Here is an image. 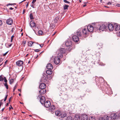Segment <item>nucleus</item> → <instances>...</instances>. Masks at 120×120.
<instances>
[{"mask_svg": "<svg viewBox=\"0 0 120 120\" xmlns=\"http://www.w3.org/2000/svg\"><path fill=\"white\" fill-rule=\"evenodd\" d=\"M107 25H105L104 24H103L101 25L98 26V27H96V29L95 30V31H97L98 32H99L101 31H104L105 29V30H106L107 29Z\"/></svg>", "mask_w": 120, "mask_h": 120, "instance_id": "f257e3e1", "label": "nucleus"}, {"mask_svg": "<svg viewBox=\"0 0 120 120\" xmlns=\"http://www.w3.org/2000/svg\"><path fill=\"white\" fill-rule=\"evenodd\" d=\"M110 116L112 120H115L118 118H120V111L116 113H112Z\"/></svg>", "mask_w": 120, "mask_h": 120, "instance_id": "f03ea898", "label": "nucleus"}, {"mask_svg": "<svg viewBox=\"0 0 120 120\" xmlns=\"http://www.w3.org/2000/svg\"><path fill=\"white\" fill-rule=\"evenodd\" d=\"M65 45L67 47V49L68 50V51H70L72 49L73 45L72 44V42L71 41L68 40L65 42Z\"/></svg>", "mask_w": 120, "mask_h": 120, "instance_id": "7ed1b4c3", "label": "nucleus"}, {"mask_svg": "<svg viewBox=\"0 0 120 120\" xmlns=\"http://www.w3.org/2000/svg\"><path fill=\"white\" fill-rule=\"evenodd\" d=\"M86 26L84 27L82 30V35L84 37H86L88 35V31L86 27Z\"/></svg>", "mask_w": 120, "mask_h": 120, "instance_id": "20e7f679", "label": "nucleus"}, {"mask_svg": "<svg viewBox=\"0 0 120 120\" xmlns=\"http://www.w3.org/2000/svg\"><path fill=\"white\" fill-rule=\"evenodd\" d=\"M86 27L88 31L89 32H91L93 31V30H95V29H96V27L94 28L91 25H89L87 26H86Z\"/></svg>", "mask_w": 120, "mask_h": 120, "instance_id": "39448f33", "label": "nucleus"}, {"mask_svg": "<svg viewBox=\"0 0 120 120\" xmlns=\"http://www.w3.org/2000/svg\"><path fill=\"white\" fill-rule=\"evenodd\" d=\"M48 75L45 74H43V76L42 77L41 79V82H45L48 80Z\"/></svg>", "mask_w": 120, "mask_h": 120, "instance_id": "423d86ee", "label": "nucleus"}, {"mask_svg": "<svg viewBox=\"0 0 120 120\" xmlns=\"http://www.w3.org/2000/svg\"><path fill=\"white\" fill-rule=\"evenodd\" d=\"M38 97L40 98V101L41 103L42 104H44L45 102V97L44 96H41V95L40 96L39 95Z\"/></svg>", "mask_w": 120, "mask_h": 120, "instance_id": "0eeeda50", "label": "nucleus"}, {"mask_svg": "<svg viewBox=\"0 0 120 120\" xmlns=\"http://www.w3.org/2000/svg\"><path fill=\"white\" fill-rule=\"evenodd\" d=\"M59 51V52L62 54H66L67 53L66 49L64 48H61L58 50V51Z\"/></svg>", "mask_w": 120, "mask_h": 120, "instance_id": "6e6552de", "label": "nucleus"}, {"mask_svg": "<svg viewBox=\"0 0 120 120\" xmlns=\"http://www.w3.org/2000/svg\"><path fill=\"white\" fill-rule=\"evenodd\" d=\"M107 25V28H108L109 31H112L114 29V26L111 24H108Z\"/></svg>", "mask_w": 120, "mask_h": 120, "instance_id": "1a4fd4ad", "label": "nucleus"}, {"mask_svg": "<svg viewBox=\"0 0 120 120\" xmlns=\"http://www.w3.org/2000/svg\"><path fill=\"white\" fill-rule=\"evenodd\" d=\"M44 106L46 108H49L51 105L50 101H46L44 103Z\"/></svg>", "mask_w": 120, "mask_h": 120, "instance_id": "9d476101", "label": "nucleus"}, {"mask_svg": "<svg viewBox=\"0 0 120 120\" xmlns=\"http://www.w3.org/2000/svg\"><path fill=\"white\" fill-rule=\"evenodd\" d=\"M88 116L86 114H83L81 116V120H87L88 119Z\"/></svg>", "mask_w": 120, "mask_h": 120, "instance_id": "9b49d317", "label": "nucleus"}, {"mask_svg": "<svg viewBox=\"0 0 120 120\" xmlns=\"http://www.w3.org/2000/svg\"><path fill=\"white\" fill-rule=\"evenodd\" d=\"M60 59L58 57H56L54 59V62L57 65L59 64L60 62Z\"/></svg>", "mask_w": 120, "mask_h": 120, "instance_id": "f8f14e48", "label": "nucleus"}, {"mask_svg": "<svg viewBox=\"0 0 120 120\" xmlns=\"http://www.w3.org/2000/svg\"><path fill=\"white\" fill-rule=\"evenodd\" d=\"M73 40L75 42H77L79 40L78 37L77 36L74 35L72 37Z\"/></svg>", "mask_w": 120, "mask_h": 120, "instance_id": "ddd939ff", "label": "nucleus"}, {"mask_svg": "<svg viewBox=\"0 0 120 120\" xmlns=\"http://www.w3.org/2000/svg\"><path fill=\"white\" fill-rule=\"evenodd\" d=\"M23 63V61L21 60H18L16 63V65L19 67L22 66Z\"/></svg>", "mask_w": 120, "mask_h": 120, "instance_id": "4468645a", "label": "nucleus"}, {"mask_svg": "<svg viewBox=\"0 0 120 120\" xmlns=\"http://www.w3.org/2000/svg\"><path fill=\"white\" fill-rule=\"evenodd\" d=\"M55 107L54 105H52L49 107L48 109V110L50 112H52L53 111L55 110Z\"/></svg>", "mask_w": 120, "mask_h": 120, "instance_id": "2eb2a0df", "label": "nucleus"}, {"mask_svg": "<svg viewBox=\"0 0 120 120\" xmlns=\"http://www.w3.org/2000/svg\"><path fill=\"white\" fill-rule=\"evenodd\" d=\"M13 20L11 18H9L6 21V23L9 25H11L13 23Z\"/></svg>", "mask_w": 120, "mask_h": 120, "instance_id": "dca6fc26", "label": "nucleus"}, {"mask_svg": "<svg viewBox=\"0 0 120 120\" xmlns=\"http://www.w3.org/2000/svg\"><path fill=\"white\" fill-rule=\"evenodd\" d=\"M46 87V85L44 83H41L40 86L39 88L40 89H44Z\"/></svg>", "mask_w": 120, "mask_h": 120, "instance_id": "f3484780", "label": "nucleus"}, {"mask_svg": "<svg viewBox=\"0 0 120 120\" xmlns=\"http://www.w3.org/2000/svg\"><path fill=\"white\" fill-rule=\"evenodd\" d=\"M46 68L50 70L52 69L53 68V66L50 63H49L47 64L46 66Z\"/></svg>", "mask_w": 120, "mask_h": 120, "instance_id": "a211bd4d", "label": "nucleus"}, {"mask_svg": "<svg viewBox=\"0 0 120 120\" xmlns=\"http://www.w3.org/2000/svg\"><path fill=\"white\" fill-rule=\"evenodd\" d=\"M40 89L41 90L39 91L40 94H44L46 92V90L45 89Z\"/></svg>", "mask_w": 120, "mask_h": 120, "instance_id": "6ab92c4d", "label": "nucleus"}, {"mask_svg": "<svg viewBox=\"0 0 120 120\" xmlns=\"http://www.w3.org/2000/svg\"><path fill=\"white\" fill-rule=\"evenodd\" d=\"M55 114L57 116H60L61 114V112L60 111L57 110L55 112Z\"/></svg>", "mask_w": 120, "mask_h": 120, "instance_id": "aec40b11", "label": "nucleus"}, {"mask_svg": "<svg viewBox=\"0 0 120 120\" xmlns=\"http://www.w3.org/2000/svg\"><path fill=\"white\" fill-rule=\"evenodd\" d=\"M115 30L116 31H118L120 30V26L117 25V24H115L114 25Z\"/></svg>", "mask_w": 120, "mask_h": 120, "instance_id": "412c9836", "label": "nucleus"}, {"mask_svg": "<svg viewBox=\"0 0 120 120\" xmlns=\"http://www.w3.org/2000/svg\"><path fill=\"white\" fill-rule=\"evenodd\" d=\"M105 120H112L111 116L105 115Z\"/></svg>", "mask_w": 120, "mask_h": 120, "instance_id": "4be33fe9", "label": "nucleus"}, {"mask_svg": "<svg viewBox=\"0 0 120 120\" xmlns=\"http://www.w3.org/2000/svg\"><path fill=\"white\" fill-rule=\"evenodd\" d=\"M80 116L78 115H76L74 117L73 120H80Z\"/></svg>", "mask_w": 120, "mask_h": 120, "instance_id": "5701e85b", "label": "nucleus"}, {"mask_svg": "<svg viewBox=\"0 0 120 120\" xmlns=\"http://www.w3.org/2000/svg\"><path fill=\"white\" fill-rule=\"evenodd\" d=\"M30 25L31 27H34L35 26V23L33 21H31L30 22Z\"/></svg>", "mask_w": 120, "mask_h": 120, "instance_id": "b1692460", "label": "nucleus"}, {"mask_svg": "<svg viewBox=\"0 0 120 120\" xmlns=\"http://www.w3.org/2000/svg\"><path fill=\"white\" fill-rule=\"evenodd\" d=\"M60 19V18L58 17H57L55 18L54 19V23L55 24L57 23L59 21Z\"/></svg>", "mask_w": 120, "mask_h": 120, "instance_id": "393cba45", "label": "nucleus"}, {"mask_svg": "<svg viewBox=\"0 0 120 120\" xmlns=\"http://www.w3.org/2000/svg\"><path fill=\"white\" fill-rule=\"evenodd\" d=\"M46 73L48 75H51L52 74V71L51 70H48L46 71Z\"/></svg>", "mask_w": 120, "mask_h": 120, "instance_id": "a878e982", "label": "nucleus"}, {"mask_svg": "<svg viewBox=\"0 0 120 120\" xmlns=\"http://www.w3.org/2000/svg\"><path fill=\"white\" fill-rule=\"evenodd\" d=\"M63 56V55L62 54L59 52L58 54V56L56 57H58V58H59V59H60V58H62V57Z\"/></svg>", "mask_w": 120, "mask_h": 120, "instance_id": "bb28decb", "label": "nucleus"}, {"mask_svg": "<svg viewBox=\"0 0 120 120\" xmlns=\"http://www.w3.org/2000/svg\"><path fill=\"white\" fill-rule=\"evenodd\" d=\"M38 34L39 35H42L44 34L43 32L41 30H39L38 31Z\"/></svg>", "mask_w": 120, "mask_h": 120, "instance_id": "cd10ccee", "label": "nucleus"}, {"mask_svg": "<svg viewBox=\"0 0 120 120\" xmlns=\"http://www.w3.org/2000/svg\"><path fill=\"white\" fill-rule=\"evenodd\" d=\"M4 77L3 75H2L0 76V81H3L4 80Z\"/></svg>", "mask_w": 120, "mask_h": 120, "instance_id": "c85d7f7f", "label": "nucleus"}, {"mask_svg": "<svg viewBox=\"0 0 120 120\" xmlns=\"http://www.w3.org/2000/svg\"><path fill=\"white\" fill-rule=\"evenodd\" d=\"M66 116V114L65 113L63 114H62L61 113V114L60 115L61 116V117L62 118H64Z\"/></svg>", "mask_w": 120, "mask_h": 120, "instance_id": "c756f323", "label": "nucleus"}, {"mask_svg": "<svg viewBox=\"0 0 120 120\" xmlns=\"http://www.w3.org/2000/svg\"><path fill=\"white\" fill-rule=\"evenodd\" d=\"M34 42L32 41H30L28 42V45L29 46H31L33 45Z\"/></svg>", "mask_w": 120, "mask_h": 120, "instance_id": "7c9ffc66", "label": "nucleus"}, {"mask_svg": "<svg viewBox=\"0 0 120 120\" xmlns=\"http://www.w3.org/2000/svg\"><path fill=\"white\" fill-rule=\"evenodd\" d=\"M69 7V6L68 5L65 4L64 6V10L67 9Z\"/></svg>", "mask_w": 120, "mask_h": 120, "instance_id": "2f4dec72", "label": "nucleus"}, {"mask_svg": "<svg viewBox=\"0 0 120 120\" xmlns=\"http://www.w3.org/2000/svg\"><path fill=\"white\" fill-rule=\"evenodd\" d=\"M77 34L79 37H81L82 36V34L81 32L79 31H77Z\"/></svg>", "mask_w": 120, "mask_h": 120, "instance_id": "473e14b6", "label": "nucleus"}, {"mask_svg": "<svg viewBox=\"0 0 120 120\" xmlns=\"http://www.w3.org/2000/svg\"><path fill=\"white\" fill-rule=\"evenodd\" d=\"M72 117L71 116H68L66 119V120H73Z\"/></svg>", "mask_w": 120, "mask_h": 120, "instance_id": "72a5a7b5", "label": "nucleus"}, {"mask_svg": "<svg viewBox=\"0 0 120 120\" xmlns=\"http://www.w3.org/2000/svg\"><path fill=\"white\" fill-rule=\"evenodd\" d=\"M30 17L31 20L33 19L34 18L33 17V15L32 14H30Z\"/></svg>", "mask_w": 120, "mask_h": 120, "instance_id": "f704fd0d", "label": "nucleus"}, {"mask_svg": "<svg viewBox=\"0 0 120 120\" xmlns=\"http://www.w3.org/2000/svg\"><path fill=\"white\" fill-rule=\"evenodd\" d=\"M14 79H11L9 80V83L10 84H12L13 82Z\"/></svg>", "mask_w": 120, "mask_h": 120, "instance_id": "c9c22d12", "label": "nucleus"}, {"mask_svg": "<svg viewBox=\"0 0 120 120\" xmlns=\"http://www.w3.org/2000/svg\"><path fill=\"white\" fill-rule=\"evenodd\" d=\"M4 86L6 87V89H8V86L7 83H5L4 84Z\"/></svg>", "mask_w": 120, "mask_h": 120, "instance_id": "e433bc0d", "label": "nucleus"}, {"mask_svg": "<svg viewBox=\"0 0 120 120\" xmlns=\"http://www.w3.org/2000/svg\"><path fill=\"white\" fill-rule=\"evenodd\" d=\"M105 116L102 117L100 118L99 119V120H105Z\"/></svg>", "mask_w": 120, "mask_h": 120, "instance_id": "4c0bfd02", "label": "nucleus"}, {"mask_svg": "<svg viewBox=\"0 0 120 120\" xmlns=\"http://www.w3.org/2000/svg\"><path fill=\"white\" fill-rule=\"evenodd\" d=\"M16 4H15L14 3V4H10V3H9L8 4H7L6 5V6H8L9 5H15Z\"/></svg>", "mask_w": 120, "mask_h": 120, "instance_id": "58836bf2", "label": "nucleus"}, {"mask_svg": "<svg viewBox=\"0 0 120 120\" xmlns=\"http://www.w3.org/2000/svg\"><path fill=\"white\" fill-rule=\"evenodd\" d=\"M63 1L64 3H66L69 4L70 3L69 2L67 1V0H64Z\"/></svg>", "mask_w": 120, "mask_h": 120, "instance_id": "ea45409f", "label": "nucleus"}, {"mask_svg": "<svg viewBox=\"0 0 120 120\" xmlns=\"http://www.w3.org/2000/svg\"><path fill=\"white\" fill-rule=\"evenodd\" d=\"M17 87V86L16 85H15V86L14 87L13 89V92H14L15 89Z\"/></svg>", "mask_w": 120, "mask_h": 120, "instance_id": "a19ab883", "label": "nucleus"}, {"mask_svg": "<svg viewBox=\"0 0 120 120\" xmlns=\"http://www.w3.org/2000/svg\"><path fill=\"white\" fill-rule=\"evenodd\" d=\"M8 96V94H7L6 95V96L5 97V98L4 99V101H5L6 100H7V98Z\"/></svg>", "mask_w": 120, "mask_h": 120, "instance_id": "79ce46f5", "label": "nucleus"}, {"mask_svg": "<svg viewBox=\"0 0 120 120\" xmlns=\"http://www.w3.org/2000/svg\"><path fill=\"white\" fill-rule=\"evenodd\" d=\"M4 81L5 83H7V80L6 79L5 77H4Z\"/></svg>", "mask_w": 120, "mask_h": 120, "instance_id": "37998d69", "label": "nucleus"}, {"mask_svg": "<svg viewBox=\"0 0 120 120\" xmlns=\"http://www.w3.org/2000/svg\"><path fill=\"white\" fill-rule=\"evenodd\" d=\"M35 52H38L40 50H39V49H36L34 50Z\"/></svg>", "mask_w": 120, "mask_h": 120, "instance_id": "c03bdc74", "label": "nucleus"}, {"mask_svg": "<svg viewBox=\"0 0 120 120\" xmlns=\"http://www.w3.org/2000/svg\"><path fill=\"white\" fill-rule=\"evenodd\" d=\"M3 23L2 21L0 20V26H1L2 24Z\"/></svg>", "mask_w": 120, "mask_h": 120, "instance_id": "a18cd8bd", "label": "nucleus"}, {"mask_svg": "<svg viewBox=\"0 0 120 120\" xmlns=\"http://www.w3.org/2000/svg\"><path fill=\"white\" fill-rule=\"evenodd\" d=\"M8 51H7V52H6L3 55V56H6V54H7V53H8Z\"/></svg>", "mask_w": 120, "mask_h": 120, "instance_id": "49530a36", "label": "nucleus"}, {"mask_svg": "<svg viewBox=\"0 0 120 120\" xmlns=\"http://www.w3.org/2000/svg\"><path fill=\"white\" fill-rule=\"evenodd\" d=\"M14 36L13 35L11 37V39H13V38L14 37Z\"/></svg>", "mask_w": 120, "mask_h": 120, "instance_id": "de8ad7c7", "label": "nucleus"}, {"mask_svg": "<svg viewBox=\"0 0 120 120\" xmlns=\"http://www.w3.org/2000/svg\"><path fill=\"white\" fill-rule=\"evenodd\" d=\"M8 117H4V119L7 120L8 119Z\"/></svg>", "mask_w": 120, "mask_h": 120, "instance_id": "09e8293b", "label": "nucleus"}, {"mask_svg": "<svg viewBox=\"0 0 120 120\" xmlns=\"http://www.w3.org/2000/svg\"><path fill=\"white\" fill-rule=\"evenodd\" d=\"M36 0H33L32 2V3H34L36 1Z\"/></svg>", "mask_w": 120, "mask_h": 120, "instance_id": "8fccbe9b", "label": "nucleus"}, {"mask_svg": "<svg viewBox=\"0 0 120 120\" xmlns=\"http://www.w3.org/2000/svg\"><path fill=\"white\" fill-rule=\"evenodd\" d=\"M39 45L41 47H42L43 45V44H40Z\"/></svg>", "mask_w": 120, "mask_h": 120, "instance_id": "3c124183", "label": "nucleus"}, {"mask_svg": "<svg viewBox=\"0 0 120 120\" xmlns=\"http://www.w3.org/2000/svg\"><path fill=\"white\" fill-rule=\"evenodd\" d=\"M111 4V3L110 2H108L107 4L108 5Z\"/></svg>", "mask_w": 120, "mask_h": 120, "instance_id": "603ef678", "label": "nucleus"}, {"mask_svg": "<svg viewBox=\"0 0 120 120\" xmlns=\"http://www.w3.org/2000/svg\"><path fill=\"white\" fill-rule=\"evenodd\" d=\"M11 97L9 99V102L10 103V101H11Z\"/></svg>", "mask_w": 120, "mask_h": 120, "instance_id": "864d4df0", "label": "nucleus"}, {"mask_svg": "<svg viewBox=\"0 0 120 120\" xmlns=\"http://www.w3.org/2000/svg\"><path fill=\"white\" fill-rule=\"evenodd\" d=\"M26 10L25 9H24L23 10V14H24L25 11Z\"/></svg>", "mask_w": 120, "mask_h": 120, "instance_id": "5fc2aeb1", "label": "nucleus"}, {"mask_svg": "<svg viewBox=\"0 0 120 120\" xmlns=\"http://www.w3.org/2000/svg\"><path fill=\"white\" fill-rule=\"evenodd\" d=\"M23 43L24 45L26 43V41H23V42H22Z\"/></svg>", "mask_w": 120, "mask_h": 120, "instance_id": "6e6d98bb", "label": "nucleus"}, {"mask_svg": "<svg viewBox=\"0 0 120 120\" xmlns=\"http://www.w3.org/2000/svg\"><path fill=\"white\" fill-rule=\"evenodd\" d=\"M12 45V44H10V45H9V46H8V47H11V46Z\"/></svg>", "mask_w": 120, "mask_h": 120, "instance_id": "4d7b16f0", "label": "nucleus"}, {"mask_svg": "<svg viewBox=\"0 0 120 120\" xmlns=\"http://www.w3.org/2000/svg\"><path fill=\"white\" fill-rule=\"evenodd\" d=\"M3 60V59L2 58L0 59V62H2Z\"/></svg>", "mask_w": 120, "mask_h": 120, "instance_id": "13d9d810", "label": "nucleus"}, {"mask_svg": "<svg viewBox=\"0 0 120 120\" xmlns=\"http://www.w3.org/2000/svg\"><path fill=\"white\" fill-rule=\"evenodd\" d=\"M14 8H12L11 7L9 8V9L11 10H12Z\"/></svg>", "mask_w": 120, "mask_h": 120, "instance_id": "bf43d9fd", "label": "nucleus"}, {"mask_svg": "<svg viewBox=\"0 0 120 120\" xmlns=\"http://www.w3.org/2000/svg\"><path fill=\"white\" fill-rule=\"evenodd\" d=\"M117 6H118V7H120V4H117Z\"/></svg>", "mask_w": 120, "mask_h": 120, "instance_id": "052dcab7", "label": "nucleus"}, {"mask_svg": "<svg viewBox=\"0 0 120 120\" xmlns=\"http://www.w3.org/2000/svg\"><path fill=\"white\" fill-rule=\"evenodd\" d=\"M7 61L8 60H7L6 61L4 62L5 64H7Z\"/></svg>", "mask_w": 120, "mask_h": 120, "instance_id": "680f3d73", "label": "nucleus"}, {"mask_svg": "<svg viewBox=\"0 0 120 120\" xmlns=\"http://www.w3.org/2000/svg\"><path fill=\"white\" fill-rule=\"evenodd\" d=\"M2 104H3V103H2L1 102H0V107H1V105H2Z\"/></svg>", "mask_w": 120, "mask_h": 120, "instance_id": "e2e57ef3", "label": "nucleus"}, {"mask_svg": "<svg viewBox=\"0 0 120 120\" xmlns=\"http://www.w3.org/2000/svg\"><path fill=\"white\" fill-rule=\"evenodd\" d=\"M26 0H24L23 1H22L21 2H20V3H19V4H20L21 3H22V2H23L24 1H25Z\"/></svg>", "mask_w": 120, "mask_h": 120, "instance_id": "0e129e2a", "label": "nucleus"}, {"mask_svg": "<svg viewBox=\"0 0 120 120\" xmlns=\"http://www.w3.org/2000/svg\"><path fill=\"white\" fill-rule=\"evenodd\" d=\"M28 6V3H27V4L26 5V7H27Z\"/></svg>", "mask_w": 120, "mask_h": 120, "instance_id": "69168bd1", "label": "nucleus"}, {"mask_svg": "<svg viewBox=\"0 0 120 120\" xmlns=\"http://www.w3.org/2000/svg\"><path fill=\"white\" fill-rule=\"evenodd\" d=\"M4 108H3V109H2V110H1L2 112H3V111L4 110Z\"/></svg>", "mask_w": 120, "mask_h": 120, "instance_id": "338daca9", "label": "nucleus"}, {"mask_svg": "<svg viewBox=\"0 0 120 120\" xmlns=\"http://www.w3.org/2000/svg\"><path fill=\"white\" fill-rule=\"evenodd\" d=\"M11 32H13V29H12L11 30Z\"/></svg>", "mask_w": 120, "mask_h": 120, "instance_id": "774afa93", "label": "nucleus"}]
</instances>
